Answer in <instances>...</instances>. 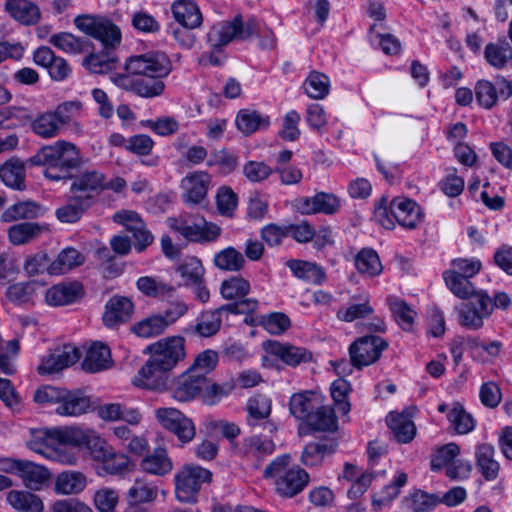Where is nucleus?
<instances>
[{
  "instance_id": "nucleus-10",
  "label": "nucleus",
  "mask_w": 512,
  "mask_h": 512,
  "mask_svg": "<svg viewBox=\"0 0 512 512\" xmlns=\"http://www.w3.org/2000/svg\"><path fill=\"white\" fill-rule=\"evenodd\" d=\"M155 418L165 430L174 434L182 444H187L195 438V424L182 411L173 407H161L155 410Z\"/></svg>"
},
{
  "instance_id": "nucleus-18",
  "label": "nucleus",
  "mask_w": 512,
  "mask_h": 512,
  "mask_svg": "<svg viewBox=\"0 0 512 512\" xmlns=\"http://www.w3.org/2000/svg\"><path fill=\"white\" fill-rule=\"evenodd\" d=\"M247 424L254 430L262 427L264 432L268 435H273L277 427L268 418L271 414L272 403L271 400L261 394L249 398L247 405Z\"/></svg>"
},
{
  "instance_id": "nucleus-38",
  "label": "nucleus",
  "mask_w": 512,
  "mask_h": 512,
  "mask_svg": "<svg viewBox=\"0 0 512 512\" xmlns=\"http://www.w3.org/2000/svg\"><path fill=\"white\" fill-rule=\"evenodd\" d=\"M44 208L35 201H20L9 206L1 215L3 222L35 219L44 214Z\"/></svg>"
},
{
  "instance_id": "nucleus-49",
  "label": "nucleus",
  "mask_w": 512,
  "mask_h": 512,
  "mask_svg": "<svg viewBox=\"0 0 512 512\" xmlns=\"http://www.w3.org/2000/svg\"><path fill=\"white\" fill-rule=\"evenodd\" d=\"M46 227L35 222H23L8 229V237L13 245H23L38 237Z\"/></svg>"
},
{
  "instance_id": "nucleus-27",
  "label": "nucleus",
  "mask_w": 512,
  "mask_h": 512,
  "mask_svg": "<svg viewBox=\"0 0 512 512\" xmlns=\"http://www.w3.org/2000/svg\"><path fill=\"white\" fill-rule=\"evenodd\" d=\"M83 296V286L79 282L61 283L46 291L45 300L50 306H64Z\"/></svg>"
},
{
  "instance_id": "nucleus-51",
  "label": "nucleus",
  "mask_w": 512,
  "mask_h": 512,
  "mask_svg": "<svg viewBox=\"0 0 512 512\" xmlns=\"http://www.w3.org/2000/svg\"><path fill=\"white\" fill-rule=\"evenodd\" d=\"M447 419L457 434H468L475 427L474 418L459 402L452 403Z\"/></svg>"
},
{
  "instance_id": "nucleus-6",
  "label": "nucleus",
  "mask_w": 512,
  "mask_h": 512,
  "mask_svg": "<svg viewBox=\"0 0 512 512\" xmlns=\"http://www.w3.org/2000/svg\"><path fill=\"white\" fill-rule=\"evenodd\" d=\"M111 248L101 244L94 250V258L102 275L113 279L125 269L123 257L128 254V237L115 235L110 240Z\"/></svg>"
},
{
  "instance_id": "nucleus-3",
  "label": "nucleus",
  "mask_w": 512,
  "mask_h": 512,
  "mask_svg": "<svg viewBox=\"0 0 512 512\" xmlns=\"http://www.w3.org/2000/svg\"><path fill=\"white\" fill-rule=\"evenodd\" d=\"M29 162L32 165L45 166V177L53 181H59L72 179L73 171L80 165V156L77 147L73 143L58 140L39 149L29 159Z\"/></svg>"
},
{
  "instance_id": "nucleus-25",
  "label": "nucleus",
  "mask_w": 512,
  "mask_h": 512,
  "mask_svg": "<svg viewBox=\"0 0 512 512\" xmlns=\"http://www.w3.org/2000/svg\"><path fill=\"white\" fill-rule=\"evenodd\" d=\"M390 212L399 225L413 229L422 221L420 207L411 199L395 198L390 203Z\"/></svg>"
},
{
  "instance_id": "nucleus-8",
  "label": "nucleus",
  "mask_w": 512,
  "mask_h": 512,
  "mask_svg": "<svg viewBox=\"0 0 512 512\" xmlns=\"http://www.w3.org/2000/svg\"><path fill=\"white\" fill-rule=\"evenodd\" d=\"M212 480V473L203 467L186 465L175 475V495L183 503H193L202 484Z\"/></svg>"
},
{
  "instance_id": "nucleus-62",
  "label": "nucleus",
  "mask_w": 512,
  "mask_h": 512,
  "mask_svg": "<svg viewBox=\"0 0 512 512\" xmlns=\"http://www.w3.org/2000/svg\"><path fill=\"white\" fill-rule=\"evenodd\" d=\"M218 360L216 351L204 350L195 357L187 371L201 377H207L216 368Z\"/></svg>"
},
{
  "instance_id": "nucleus-52",
  "label": "nucleus",
  "mask_w": 512,
  "mask_h": 512,
  "mask_svg": "<svg viewBox=\"0 0 512 512\" xmlns=\"http://www.w3.org/2000/svg\"><path fill=\"white\" fill-rule=\"evenodd\" d=\"M388 304L398 325L405 331H411L417 315L416 311L397 297H389Z\"/></svg>"
},
{
  "instance_id": "nucleus-2",
  "label": "nucleus",
  "mask_w": 512,
  "mask_h": 512,
  "mask_svg": "<svg viewBox=\"0 0 512 512\" xmlns=\"http://www.w3.org/2000/svg\"><path fill=\"white\" fill-rule=\"evenodd\" d=\"M447 288L459 299L474 298V302L462 305L459 310L460 324L469 329L477 330L483 326L484 318L492 313L491 299L485 291H477L470 278L443 273Z\"/></svg>"
},
{
  "instance_id": "nucleus-33",
  "label": "nucleus",
  "mask_w": 512,
  "mask_h": 512,
  "mask_svg": "<svg viewBox=\"0 0 512 512\" xmlns=\"http://www.w3.org/2000/svg\"><path fill=\"white\" fill-rule=\"evenodd\" d=\"M18 477L27 489L39 491L49 481L51 473L43 465L24 460Z\"/></svg>"
},
{
  "instance_id": "nucleus-57",
  "label": "nucleus",
  "mask_w": 512,
  "mask_h": 512,
  "mask_svg": "<svg viewBox=\"0 0 512 512\" xmlns=\"http://www.w3.org/2000/svg\"><path fill=\"white\" fill-rule=\"evenodd\" d=\"M236 388L234 378L219 384L211 382L207 378V384L204 387L202 401L207 405H215L220 402L224 397L232 393Z\"/></svg>"
},
{
  "instance_id": "nucleus-11",
  "label": "nucleus",
  "mask_w": 512,
  "mask_h": 512,
  "mask_svg": "<svg viewBox=\"0 0 512 512\" xmlns=\"http://www.w3.org/2000/svg\"><path fill=\"white\" fill-rule=\"evenodd\" d=\"M74 23L79 30L99 40L105 47L114 48L121 41L120 29L106 18L78 16Z\"/></svg>"
},
{
  "instance_id": "nucleus-36",
  "label": "nucleus",
  "mask_w": 512,
  "mask_h": 512,
  "mask_svg": "<svg viewBox=\"0 0 512 512\" xmlns=\"http://www.w3.org/2000/svg\"><path fill=\"white\" fill-rule=\"evenodd\" d=\"M139 465L144 472L158 476L166 475L173 469V463L163 447H157L152 453L144 456Z\"/></svg>"
},
{
  "instance_id": "nucleus-59",
  "label": "nucleus",
  "mask_w": 512,
  "mask_h": 512,
  "mask_svg": "<svg viewBox=\"0 0 512 512\" xmlns=\"http://www.w3.org/2000/svg\"><path fill=\"white\" fill-rule=\"evenodd\" d=\"M303 88L310 98L323 99L329 93L330 81L325 74L313 71L304 81Z\"/></svg>"
},
{
  "instance_id": "nucleus-5",
  "label": "nucleus",
  "mask_w": 512,
  "mask_h": 512,
  "mask_svg": "<svg viewBox=\"0 0 512 512\" xmlns=\"http://www.w3.org/2000/svg\"><path fill=\"white\" fill-rule=\"evenodd\" d=\"M168 227L185 240L196 243H210L221 235V228L207 222L200 214L181 213L167 219Z\"/></svg>"
},
{
  "instance_id": "nucleus-60",
  "label": "nucleus",
  "mask_w": 512,
  "mask_h": 512,
  "mask_svg": "<svg viewBox=\"0 0 512 512\" xmlns=\"http://www.w3.org/2000/svg\"><path fill=\"white\" fill-rule=\"evenodd\" d=\"M221 324L222 318L219 311H205L198 317L194 332L201 337H211L220 330Z\"/></svg>"
},
{
  "instance_id": "nucleus-43",
  "label": "nucleus",
  "mask_w": 512,
  "mask_h": 512,
  "mask_svg": "<svg viewBox=\"0 0 512 512\" xmlns=\"http://www.w3.org/2000/svg\"><path fill=\"white\" fill-rule=\"evenodd\" d=\"M168 328L160 313H154L136 322L131 330L138 337L147 339L163 335Z\"/></svg>"
},
{
  "instance_id": "nucleus-30",
  "label": "nucleus",
  "mask_w": 512,
  "mask_h": 512,
  "mask_svg": "<svg viewBox=\"0 0 512 512\" xmlns=\"http://www.w3.org/2000/svg\"><path fill=\"white\" fill-rule=\"evenodd\" d=\"M322 402L321 396L314 391H303L291 396L290 413L298 420L307 421L309 416Z\"/></svg>"
},
{
  "instance_id": "nucleus-53",
  "label": "nucleus",
  "mask_w": 512,
  "mask_h": 512,
  "mask_svg": "<svg viewBox=\"0 0 512 512\" xmlns=\"http://www.w3.org/2000/svg\"><path fill=\"white\" fill-rule=\"evenodd\" d=\"M236 125L243 134L250 135L261 127H267L269 117L262 116L255 110L242 109L238 112Z\"/></svg>"
},
{
  "instance_id": "nucleus-39",
  "label": "nucleus",
  "mask_w": 512,
  "mask_h": 512,
  "mask_svg": "<svg viewBox=\"0 0 512 512\" xmlns=\"http://www.w3.org/2000/svg\"><path fill=\"white\" fill-rule=\"evenodd\" d=\"M494 454V447L490 444L483 443L476 447V465L488 481L496 479L500 469L499 463L494 459Z\"/></svg>"
},
{
  "instance_id": "nucleus-50",
  "label": "nucleus",
  "mask_w": 512,
  "mask_h": 512,
  "mask_svg": "<svg viewBox=\"0 0 512 512\" xmlns=\"http://www.w3.org/2000/svg\"><path fill=\"white\" fill-rule=\"evenodd\" d=\"M306 423L315 431L333 432L337 429V418L334 410L321 404L309 416Z\"/></svg>"
},
{
  "instance_id": "nucleus-16",
  "label": "nucleus",
  "mask_w": 512,
  "mask_h": 512,
  "mask_svg": "<svg viewBox=\"0 0 512 512\" xmlns=\"http://www.w3.org/2000/svg\"><path fill=\"white\" fill-rule=\"evenodd\" d=\"M206 384L207 377H201L186 370L173 378L168 390L175 401L185 403L196 398L202 399Z\"/></svg>"
},
{
  "instance_id": "nucleus-32",
  "label": "nucleus",
  "mask_w": 512,
  "mask_h": 512,
  "mask_svg": "<svg viewBox=\"0 0 512 512\" xmlns=\"http://www.w3.org/2000/svg\"><path fill=\"white\" fill-rule=\"evenodd\" d=\"M5 8L13 19L23 25H34L41 18L38 5L29 0H7Z\"/></svg>"
},
{
  "instance_id": "nucleus-20",
  "label": "nucleus",
  "mask_w": 512,
  "mask_h": 512,
  "mask_svg": "<svg viewBox=\"0 0 512 512\" xmlns=\"http://www.w3.org/2000/svg\"><path fill=\"white\" fill-rule=\"evenodd\" d=\"M91 408V398L82 390H67L63 388L60 401L55 413L65 417H79Z\"/></svg>"
},
{
  "instance_id": "nucleus-37",
  "label": "nucleus",
  "mask_w": 512,
  "mask_h": 512,
  "mask_svg": "<svg viewBox=\"0 0 512 512\" xmlns=\"http://www.w3.org/2000/svg\"><path fill=\"white\" fill-rule=\"evenodd\" d=\"M154 241V236L136 212L130 211V248L143 252Z\"/></svg>"
},
{
  "instance_id": "nucleus-26",
  "label": "nucleus",
  "mask_w": 512,
  "mask_h": 512,
  "mask_svg": "<svg viewBox=\"0 0 512 512\" xmlns=\"http://www.w3.org/2000/svg\"><path fill=\"white\" fill-rule=\"evenodd\" d=\"M87 486V478L81 471L65 470L54 481L53 491L56 495L70 496L80 494Z\"/></svg>"
},
{
  "instance_id": "nucleus-12",
  "label": "nucleus",
  "mask_w": 512,
  "mask_h": 512,
  "mask_svg": "<svg viewBox=\"0 0 512 512\" xmlns=\"http://www.w3.org/2000/svg\"><path fill=\"white\" fill-rule=\"evenodd\" d=\"M171 71V60L162 51L154 50L130 56L131 75L167 76Z\"/></svg>"
},
{
  "instance_id": "nucleus-24",
  "label": "nucleus",
  "mask_w": 512,
  "mask_h": 512,
  "mask_svg": "<svg viewBox=\"0 0 512 512\" xmlns=\"http://www.w3.org/2000/svg\"><path fill=\"white\" fill-rule=\"evenodd\" d=\"M340 207L339 199L324 192L317 193L313 197H303L297 200V208L302 214H333Z\"/></svg>"
},
{
  "instance_id": "nucleus-28",
  "label": "nucleus",
  "mask_w": 512,
  "mask_h": 512,
  "mask_svg": "<svg viewBox=\"0 0 512 512\" xmlns=\"http://www.w3.org/2000/svg\"><path fill=\"white\" fill-rule=\"evenodd\" d=\"M6 502L16 512H44L43 499L31 490L12 489L6 493Z\"/></svg>"
},
{
  "instance_id": "nucleus-63",
  "label": "nucleus",
  "mask_w": 512,
  "mask_h": 512,
  "mask_svg": "<svg viewBox=\"0 0 512 512\" xmlns=\"http://www.w3.org/2000/svg\"><path fill=\"white\" fill-rule=\"evenodd\" d=\"M482 268L480 260L474 258H456L450 263V267L443 273L458 275L459 277L472 278Z\"/></svg>"
},
{
  "instance_id": "nucleus-46",
  "label": "nucleus",
  "mask_w": 512,
  "mask_h": 512,
  "mask_svg": "<svg viewBox=\"0 0 512 512\" xmlns=\"http://www.w3.org/2000/svg\"><path fill=\"white\" fill-rule=\"evenodd\" d=\"M0 178L3 183L17 190L25 188V166L17 159H10L0 167Z\"/></svg>"
},
{
  "instance_id": "nucleus-42",
  "label": "nucleus",
  "mask_w": 512,
  "mask_h": 512,
  "mask_svg": "<svg viewBox=\"0 0 512 512\" xmlns=\"http://www.w3.org/2000/svg\"><path fill=\"white\" fill-rule=\"evenodd\" d=\"M484 57L495 69H503L512 65V47L506 40L489 43L485 46Z\"/></svg>"
},
{
  "instance_id": "nucleus-40",
  "label": "nucleus",
  "mask_w": 512,
  "mask_h": 512,
  "mask_svg": "<svg viewBox=\"0 0 512 512\" xmlns=\"http://www.w3.org/2000/svg\"><path fill=\"white\" fill-rule=\"evenodd\" d=\"M287 266L297 278L308 283L320 285L326 280L325 270L313 262L292 259Z\"/></svg>"
},
{
  "instance_id": "nucleus-31",
  "label": "nucleus",
  "mask_w": 512,
  "mask_h": 512,
  "mask_svg": "<svg viewBox=\"0 0 512 512\" xmlns=\"http://www.w3.org/2000/svg\"><path fill=\"white\" fill-rule=\"evenodd\" d=\"M386 422L398 443L407 444L415 438L416 426L408 414L390 412Z\"/></svg>"
},
{
  "instance_id": "nucleus-54",
  "label": "nucleus",
  "mask_w": 512,
  "mask_h": 512,
  "mask_svg": "<svg viewBox=\"0 0 512 512\" xmlns=\"http://www.w3.org/2000/svg\"><path fill=\"white\" fill-rule=\"evenodd\" d=\"M186 286L199 283L204 278L205 269L200 259L195 256L186 257L176 268Z\"/></svg>"
},
{
  "instance_id": "nucleus-58",
  "label": "nucleus",
  "mask_w": 512,
  "mask_h": 512,
  "mask_svg": "<svg viewBox=\"0 0 512 512\" xmlns=\"http://www.w3.org/2000/svg\"><path fill=\"white\" fill-rule=\"evenodd\" d=\"M49 43L69 54H80L87 48V42L68 32H60L50 37Z\"/></svg>"
},
{
  "instance_id": "nucleus-23",
  "label": "nucleus",
  "mask_w": 512,
  "mask_h": 512,
  "mask_svg": "<svg viewBox=\"0 0 512 512\" xmlns=\"http://www.w3.org/2000/svg\"><path fill=\"white\" fill-rule=\"evenodd\" d=\"M110 348L100 341H95L87 348L81 362V368L87 373H99L112 366Z\"/></svg>"
},
{
  "instance_id": "nucleus-35",
  "label": "nucleus",
  "mask_w": 512,
  "mask_h": 512,
  "mask_svg": "<svg viewBox=\"0 0 512 512\" xmlns=\"http://www.w3.org/2000/svg\"><path fill=\"white\" fill-rule=\"evenodd\" d=\"M158 75H133L130 80V90L144 98L160 96L165 89V83Z\"/></svg>"
},
{
  "instance_id": "nucleus-56",
  "label": "nucleus",
  "mask_w": 512,
  "mask_h": 512,
  "mask_svg": "<svg viewBox=\"0 0 512 512\" xmlns=\"http://www.w3.org/2000/svg\"><path fill=\"white\" fill-rule=\"evenodd\" d=\"M128 303L126 297H112L105 306L103 322L109 328L116 327L125 322V306Z\"/></svg>"
},
{
  "instance_id": "nucleus-41",
  "label": "nucleus",
  "mask_w": 512,
  "mask_h": 512,
  "mask_svg": "<svg viewBox=\"0 0 512 512\" xmlns=\"http://www.w3.org/2000/svg\"><path fill=\"white\" fill-rule=\"evenodd\" d=\"M213 264L221 271L236 273L245 267L246 259L239 250L229 246L214 255Z\"/></svg>"
},
{
  "instance_id": "nucleus-13",
  "label": "nucleus",
  "mask_w": 512,
  "mask_h": 512,
  "mask_svg": "<svg viewBox=\"0 0 512 512\" xmlns=\"http://www.w3.org/2000/svg\"><path fill=\"white\" fill-rule=\"evenodd\" d=\"M169 371L151 356L132 380L135 387L162 393L168 390Z\"/></svg>"
},
{
  "instance_id": "nucleus-7",
  "label": "nucleus",
  "mask_w": 512,
  "mask_h": 512,
  "mask_svg": "<svg viewBox=\"0 0 512 512\" xmlns=\"http://www.w3.org/2000/svg\"><path fill=\"white\" fill-rule=\"evenodd\" d=\"M143 353L171 372L186 357V340L180 335L163 337L147 345Z\"/></svg>"
},
{
  "instance_id": "nucleus-17",
  "label": "nucleus",
  "mask_w": 512,
  "mask_h": 512,
  "mask_svg": "<svg viewBox=\"0 0 512 512\" xmlns=\"http://www.w3.org/2000/svg\"><path fill=\"white\" fill-rule=\"evenodd\" d=\"M211 175L206 171H192L185 175L180 182L181 198L190 205L200 204L207 196Z\"/></svg>"
},
{
  "instance_id": "nucleus-64",
  "label": "nucleus",
  "mask_w": 512,
  "mask_h": 512,
  "mask_svg": "<svg viewBox=\"0 0 512 512\" xmlns=\"http://www.w3.org/2000/svg\"><path fill=\"white\" fill-rule=\"evenodd\" d=\"M92 502L98 512H115L119 495L114 489L103 487L94 492Z\"/></svg>"
},
{
  "instance_id": "nucleus-21",
  "label": "nucleus",
  "mask_w": 512,
  "mask_h": 512,
  "mask_svg": "<svg viewBox=\"0 0 512 512\" xmlns=\"http://www.w3.org/2000/svg\"><path fill=\"white\" fill-rule=\"evenodd\" d=\"M72 178L71 192L78 197H89L90 205H92L95 196L106 189L105 176L95 170L86 171Z\"/></svg>"
},
{
  "instance_id": "nucleus-14",
  "label": "nucleus",
  "mask_w": 512,
  "mask_h": 512,
  "mask_svg": "<svg viewBox=\"0 0 512 512\" xmlns=\"http://www.w3.org/2000/svg\"><path fill=\"white\" fill-rule=\"evenodd\" d=\"M70 448L86 449L98 461L110 456L111 448L93 429L72 426Z\"/></svg>"
},
{
  "instance_id": "nucleus-29",
  "label": "nucleus",
  "mask_w": 512,
  "mask_h": 512,
  "mask_svg": "<svg viewBox=\"0 0 512 512\" xmlns=\"http://www.w3.org/2000/svg\"><path fill=\"white\" fill-rule=\"evenodd\" d=\"M171 12L175 21L185 28H198L202 24V13L193 0L174 1Z\"/></svg>"
},
{
  "instance_id": "nucleus-61",
  "label": "nucleus",
  "mask_w": 512,
  "mask_h": 512,
  "mask_svg": "<svg viewBox=\"0 0 512 512\" xmlns=\"http://www.w3.org/2000/svg\"><path fill=\"white\" fill-rule=\"evenodd\" d=\"M31 127L37 135L43 138H52L57 136L62 128L53 111L46 112L38 116L34 121H32Z\"/></svg>"
},
{
  "instance_id": "nucleus-44",
  "label": "nucleus",
  "mask_w": 512,
  "mask_h": 512,
  "mask_svg": "<svg viewBox=\"0 0 512 512\" xmlns=\"http://www.w3.org/2000/svg\"><path fill=\"white\" fill-rule=\"evenodd\" d=\"M90 206L89 197H78L73 194L65 205L56 210V216L60 222L75 223Z\"/></svg>"
},
{
  "instance_id": "nucleus-48",
  "label": "nucleus",
  "mask_w": 512,
  "mask_h": 512,
  "mask_svg": "<svg viewBox=\"0 0 512 512\" xmlns=\"http://www.w3.org/2000/svg\"><path fill=\"white\" fill-rule=\"evenodd\" d=\"M157 488L142 480H135L130 488V512H146L145 508H137L140 504L153 502L157 497Z\"/></svg>"
},
{
  "instance_id": "nucleus-9",
  "label": "nucleus",
  "mask_w": 512,
  "mask_h": 512,
  "mask_svg": "<svg viewBox=\"0 0 512 512\" xmlns=\"http://www.w3.org/2000/svg\"><path fill=\"white\" fill-rule=\"evenodd\" d=\"M256 30L255 20H249L244 24L242 17L237 15L231 21H224L213 26L207 34V39L212 47H220L233 40L247 39L255 34Z\"/></svg>"
},
{
  "instance_id": "nucleus-34",
  "label": "nucleus",
  "mask_w": 512,
  "mask_h": 512,
  "mask_svg": "<svg viewBox=\"0 0 512 512\" xmlns=\"http://www.w3.org/2000/svg\"><path fill=\"white\" fill-rule=\"evenodd\" d=\"M275 445L271 439L267 436L263 438L254 435L244 440L243 443V453L244 456L255 464L256 467L259 466L260 462L271 455L274 452Z\"/></svg>"
},
{
  "instance_id": "nucleus-4",
  "label": "nucleus",
  "mask_w": 512,
  "mask_h": 512,
  "mask_svg": "<svg viewBox=\"0 0 512 512\" xmlns=\"http://www.w3.org/2000/svg\"><path fill=\"white\" fill-rule=\"evenodd\" d=\"M290 456L274 459L264 470V477L273 478L275 491L284 498H292L308 485L309 474L298 465H290Z\"/></svg>"
},
{
  "instance_id": "nucleus-1",
  "label": "nucleus",
  "mask_w": 512,
  "mask_h": 512,
  "mask_svg": "<svg viewBox=\"0 0 512 512\" xmlns=\"http://www.w3.org/2000/svg\"><path fill=\"white\" fill-rule=\"evenodd\" d=\"M72 426L33 428L29 430L26 446L45 459L63 465L74 466L78 454L70 448Z\"/></svg>"
},
{
  "instance_id": "nucleus-19",
  "label": "nucleus",
  "mask_w": 512,
  "mask_h": 512,
  "mask_svg": "<svg viewBox=\"0 0 512 512\" xmlns=\"http://www.w3.org/2000/svg\"><path fill=\"white\" fill-rule=\"evenodd\" d=\"M80 351L71 344H65L56 348L51 354L45 357L38 367L39 374L48 375L59 372L80 359Z\"/></svg>"
},
{
  "instance_id": "nucleus-15",
  "label": "nucleus",
  "mask_w": 512,
  "mask_h": 512,
  "mask_svg": "<svg viewBox=\"0 0 512 512\" xmlns=\"http://www.w3.org/2000/svg\"><path fill=\"white\" fill-rule=\"evenodd\" d=\"M387 346V342L381 337L364 336L350 346L351 364L357 368L371 365L380 358Z\"/></svg>"
},
{
  "instance_id": "nucleus-55",
  "label": "nucleus",
  "mask_w": 512,
  "mask_h": 512,
  "mask_svg": "<svg viewBox=\"0 0 512 512\" xmlns=\"http://www.w3.org/2000/svg\"><path fill=\"white\" fill-rule=\"evenodd\" d=\"M250 282L242 276H230L222 281L220 294L226 300H239L250 292Z\"/></svg>"
},
{
  "instance_id": "nucleus-45",
  "label": "nucleus",
  "mask_w": 512,
  "mask_h": 512,
  "mask_svg": "<svg viewBox=\"0 0 512 512\" xmlns=\"http://www.w3.org/2000/svg\"><path fill=\"white\" fill-rule=\"evenodd\" d=\"M85 257L74 248H66L62 250L57 258L47 267V271L51 275L64 274L73 268L84 263Z\"/></svg>"
},
{
  "instance_id": "nucleus-22",
  "label": "nucleus",
  "mask_w": 512,
  "mask_h": 512,
  "mask_svg": "<svg viewBox=\"0 0 512 512\" xmlns=\"http://www.w3.org/2000/svg\"><path fill=\"white\" fill-rule=\"evenodd\" d=\"M265 349L271 355L279 358L289 366H298L312 360V353L304 347L283 344L278 341H267Z\"/></svg>"
},
{
  "instance_id": "nucleus-47",
  "label": "nucleus",
  "mask_w": 512,
  "mask_h": 512,
  "mask_svg": "<svg viewBox=\"0 0 512 512\" xmlns=\"http://www.w3.org/2000/svg\"><path fill=\"white\" fill-rule=\"evenodd\" d=\"M357 271L365 277H375L382 273L383 266L376 251L363 248L355 257Z\"/></svg>"
}]
</instances>
